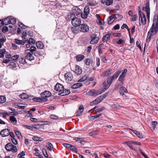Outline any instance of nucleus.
Instances as JSON below:
<instances>
[{"label":"nucleus","mask_w":158,"mask_h":158,"mask_svg":"<svg viewBox=\"0 0 158 158\" xmlns=\"http://www.w3.org/2000/svg\"><path fill=\"white\" fill-rule=\"evenodd\" d=\"M158 31V15L156 14L154 16L152 26L148 33L147 41L151 40L152 35H156Z\"/></svg>","instance_id":"f257e3e1"},{"label":"nucleus","mask_w":158,"mask_h":158,"mask_svg":"<svg viewBox=\"0 0 158 158\" xmlns=\"http://www.w3.org/2000/svg\"><path fill=\"white\" fill-rule=\"evenodd\" d=\"M5 148L8 151L12 152H15L17 151V149L16 146L10 143L6 144Z\"/></svg>","instance_id":"f03ea898"},{"label":"nucleus","mask_w":158,"mask_h":158,"mask_svg":"<svg viewBox=\"0 0 158 158\" xmlns=\"http://www.w3.org/2000/svg\"><path fill=\"white\" fill-rule=\"evenodd\" d=\"M32 52L30 51V49H27L25 51V56L26 58L30 61L34 60V57Z\"/></svg>","instance_id":"7ed1b4c3"},{"label":"nucleus","mask_w":158,"mask_h":158,"mask_svg":"<svg viewBox=\"0 0 158 158\" xmlns=\"http://www.w3.org/2000/svg\"><path fill=\"white\" fill-rule=\"evenodd\" d=\"M80 31L82 32H87L89 30V26L85 24H81L79 26Z\"/></svg>","instance_id":"20e7f679"},{"label":"nucleus","mask_w":158,"mask_h":158,"mask_svg":"<svg viewBox=\"0 0 158 158\" xmlns=\"http://www.w3.org/2000/svg\"><path fill=\"white\" fill-rule=\"evenodd\" d=\"M143 10L146 12L147 18L149 20L150 15V9L149 7V2L145 4V6L143 7Z\"/></svg>","instance_id":"39448f33"},{"label":"nucleus","mask_w":158,"mask_h":158,"mask_svg":"<svg viewBox=\"0 0 158 158\" xmlns=\"http://www.w3.org/2000/svg\"><path fill=\"white\" fill-rule=\"evenodd\" d=\"M71 23L74 26H79L81 24V21L80 19L75 17L73 19H72Z\"/></svg>","instance_id":"423d86ee"},{"label":"nucleus","mask_w":158,"mask_h":158,"mask_svg":"<svg viewBox=\"0 0 158 158\" xmlns=\"http://www.w3.org/2000/svg\"><path fill=\"white\" fill-rule=\"evenodd\" d=\"M139 23H140L143 25H145L146 23V19L145 15L143 13L142 15L140 13V12L139 13Z\"/></svg>","instance_id":"0eeeda50"},{"label":"nucleus","mask_w":158,"mask_h":158,"mask_svg":"<svg viewBox=\"0 0 158 158\" xmlns=\"http://www.w3.org/2000/svg\"><path fill=\"white\" fill-rule=\"evenodd\" d=\"M102 93V92L94 89H92L86 93V94L88 95H90L93 96L99 95Z\"/></svg>","instance_id":"6e6552de"},{"label":"nucleus","mask_w":158,"mask_h":158,"mask_svg":"<svg viewBox=\"0 0 158 158\" xmlns=\"http://www.w3.org/2000/svg\"><path fill=\"white\" fill-rule=\"evenodd\" d=\"M97 36V35L95 34H93L91 36V40L90 41V43L91 44H94L98 42L99 38Z\"/></svg>","instance_id":"1a4fd4ad"},{"label":"nucleus","mask_w":158,"mask_h":158,"mask_svg":"<svg viewBox=\"0 0 158 158\" xmlns=\"http://www.w3.org/2000/svg\"><path fill=\"white\" fill-rule=\"evenodd\" d=\"M104 99V97L103 96H100L95 100L91 102L90 103V105L93 106L94 105L97 104L101 102Z\"/></svg>","instance_id":"9d476101"},{"label":"nucleus","mask_w":158,"mask_h":158,"mask_svg":"<svg viewBox=\"0 0 158 158\" xmlns=\"http://www.w3.org/2000/svg\"><path fill=\"white\" fill-rule=\"evenodd\" d=\"M52 95V94L49 91H45L44 92H42L40 94V95L42 98H45L47 99V101L48 100L47 98L49 97Z\"/></svg>","instance_id":"9b49d317"},{"label":"nucleus","mask_w":158,"mask_h":158,"mask_svg":"<svg viewBox=\"0 0 158 158\" xmlns=\"http://www.w3.org/2000/svg\"><path fill=\"white\" fill-rule=\"evenodd\" d=\"M64 89L63 86L58 83H57L55 87V89L57 91H59L60 93L62 92Z\"/></svg>","instance_id":"f8f14e48"},{"label":"nucleus","mask_w":158,"mask_h":158,"mask_svg":"<svg viewBox=\"0 0 158 158\" xmlns=\"http://www.w3.org/2000/svg\"><path fill=\"white\" fill-rule=\"evenodd\" d=\"M64 78L68 81H71L73 78V75L71 72H68L64 75Z\"/></svg>","instance_id":"ddd939ff"},{"label":"nucleus","mask_w":158,"mask_h":158,"mask_svg":"<svg viewBox=\"0 0 158 158\" xmlns=\"http://www.w3.org/2000/svg\"><path fill=\"white\" fill-rule=\"evenodd\" d=\"M72 11L76 15H78L81 14V10L77 6H74L73 7Z\"/></svg>","instance_id":"4468645a"},{"label":"nucleus","mask_w":158,"mask_h":158,"mask_svg":"<svg viewBox=\"0 0 158 158\" xmlns=\"http://www.w3.org/2000/svg\"><path fill=\"white\" fill-rule=\"evenodd\" d=\"M75 17V15L72 12H69L65 18L67 20H72Z\"/></svg>","instance_id":"2eb2a0df"},{"label":"nucleus","mask_w":158,"mask_h":158,"mask_svg":"<svg viewBox=\"0 0 158 158\" xmlns=\"http://www.w3.org/2000/svg\"><path fill=\"white\" fill-rule=\"evenodd\" d=\"M32 100L35 102H47V99L45 98H43L41 97L33 98Z\"/></svg>","instance_id":"dca6fc26"},{"label":"nucleus","mask_w":158,"mask_h":158,"mask_svg":"<svg viewBox=\"0 0 158 158\" xmlns=\"http://www.w3.org/2000/svg\"><path fill=\"white\" fill-rule=\"evenodd\" d=\"M9 130L8 129H5L1 131L0 134L2 137H6L9 135Z\"/></svg>","instance_id":"f3484780"},{"label":"nucleus","mask_w":158,"mask_h":158,"mask_svg":"<svg viewBox=\"0 0 158 158\" xmlns=\"http://www.w3.org/2000/svg\"><path fill=\"white\" fill-rule=\"evenodd\" d=\"M75 73L77 75H80L82 73V69L80 66L76 65L75 66V69L74 71Z\"/></svg>","instance_id":"a211bd4d"},{"label":"nucleus","mask_w":158,"mask_h":158,"mask_svg":"<svg viewBox=\"0 0 158 158\" xmlns=\"http://www.w3.org/2000/svg\"><path fill=\"white\" fill-rule=\"evenodd\" d=\"M111 71L112 69H109L102 73L101 74V76L102 77H104L108 76L109 75H111Z\"/></svg>","instance_id":"6ab92c4d"},{"label":"nucleus","mask_w":158,"mask_h":158,"mask_svg":"<svg viewBox=\"0 0 158 158\" xmlns=\"http://www.w3.org/2000/svg\"><path fill=\"white\" fill-rule=\"evenodd\" d=\"M84 109V108L83 106L82 105H81L79 106V109L76 114V116H80L81 113L83 112Z\"/></svg>","instance_id":"aec40b11"},{"label":"nucleus","mask_w":158,"mask_h":158,"mask_svg":"<svg viewBox=\"0 0 158 158\" xmlns=\"http://www.w3.org/2000/svg\"><path fill=\"white\" fill-rule=\"evenodd\" d=\"M115 17V14L112 15L110 16L108 21V24H111L116 19Z\"/></svg>","instance_id":"412c9836"},{"label":"nucleus","mask_w":158,"mask_h":158,"mask_svg":"<svg viewBox=\"0 0 158 158\" xmlns=\"http://www.w3.org/2000/svg\"><path fill=\"white\" fill-rule=\"evenodd\" d=\"M103 90H102V92L103 93L104 92L106 89H107L110 87L111 84L108 82H106L105 81L103 83Z\"/></svg>","instance_id":"4be33fe9"},{"label":"nucleus","mask_w":158,"mask_h":158,"mask_svg":"<svg viewBox=\"0 0 158 158\" xmlns=\"http://www.w3.org/2000/svg\"><path fill=\"white\" fill-rule=\"evenodd\" d=\"M72 31L74 34H77L80 31V29L79 26L72 27L71 28Z\"/></svg>","instance_id":"5701e85b"},{"label":"nucleus","mask_w":158,"mask_h":158,"mask_svg":"<svg viewBox=\"0 0 158 158\" xmlns=\"http://www.w3.org/2000/svg\"><path fill=\"white\" fill-rule=\"evenodd\" d=\"M45 147L50 151H51L54 148L53 145L50 142L47 143L45 145Z\"/></svg>","instance_id":"b1692460"},{"label":"nucleus","mask_w":158,"mask_h":158,"mask_svg":"<svg viewBox=\"0 0 158 158\" xmlns=\"http://www.w3.org/2000/svg\"><path fill=\"white\" fill-rule=\"evenodd\" d=\"M70 93V91L69 89H64L60 93V94H59L61 96H64L67 95H68Z\"/></svg>","instance_id":"393cba45"},{"label":"nucleus","mask_w":158,"mask_h":158,"mask_svg":"<svg viewBox=\"0 0 158 158\" xmlns=\"http://www.w3.org/2000/svg\"><path fill=\"white\" fill-rule=\"evenodd\" d=\"M111 35V34L110 33H108L106 34L102 38V40L103 42H107V41L109 40L110 39V37Z\"/></svg>","instance_id":"a878e982"},{"label":"nucleus","mask_w":158,"mask_h":158,"mask_svg":"<svg viewBox=\"0 0 158 158\" xmlns=\"http://www.w3.org/2000/svg\"><path fill=\"white\" fill-rule=\"evenodd\" d=\"M127 92V89L124 86L121 87L119 89V93L120 95H123L124 93Z\"/></svg>","instance_id":"bb28decb"},{"label":"nucleus","mask_w":158,"mask_h":158,"mask_svg":"<svg viewBox=\"0 0 158 158\" xmlns=\"http://www.w3.org/2000/svg\"><path fill=\"white\" fill-rule=\"evenodd\" d=\"M36 45L37 48L39 49H42L43 48L44 45L43 43L40 41H39L36 43Z\"/></svg>","instance_id":"cd10ccee"},{"label":"nucleus","mask_w":158,"mask_h":158,"mask_svg":"<svg viewBox=\"0 0 158 158\" xmlns=\"http://www.w3.org/2000/svg\"><path fill=\"white\" fill-rule=\"evenodd\" d=\"M82 84L81 83H77L72 85L71 87L73 89H76L81 87Z\"/></svg>","instance_id":"c85d7f7f"},{"label":"nucleus","mask_w":158,"mask_h":158,"mask_svg":"<svg viewBox=\"0 0 158 158\" xmlns=\"http://www.w3.org/2000/svg\"><path fill=\"white\" fill-rule=\"evenodd\" d=\"M10 120L13 124L15 125L16 124L17 120L14 116H10Z\"/></svg>","instance_id":"c756f323"},{"label":"nucleus","mask_w":158,"mask_h":158,"mask_svg":"<svg viewBox=\"0 0 158 158\" xmlns=\"http://www.w3.org/2000/svg\"><path fill=\"white\" fill-rule=\"evenodd\" d=\"M19 96L22 99H26L28 97V95L26 93H23L20 95Z\"/></svg>","instance_id":"7c9ffc66"},{"label":"nucleus","mask_w":158,"mask_h":158,"mask_svg":"<svg viewBox=\"0 0 158 158\" xmlns=\"http://www.w3.org/2000/svg\"><path fill=\"white\" fill-rule=\"evenodd\" d=\"M15 43L17 44H18V45H24L25 43V42L22 40H19L17 39H15Z\"/></svg>","instance_id":"2f4dec72"},{"label":"nucleus","mask_w":158,"mask_h":158,"mask_svg":"<svg viewBox=\"0 0 158 158\" xmlns=\"http://www.w3.org/2000/svg\"><path fill=\"white\" fill-rule=\"evenodd\" d=\"M132 131L134 132V133L139 138H142L143 137V135L139 133V132L137 131L133 130H132Z\"/></svg>","instance_id":"473e14b6"},{"label":"nucleus","mask_w":158,"mask_h":158,"mask_svg":"<svg viewBox=\"0 0 158 158\" xmlns=\"http://www.w3.org/2000/svg\"><path fill=\"white\" fill-rule=\"evenodd\" d=\"M9 17H7V18L3 20H2L3 25H6L9 24Z\"/></svg>","instance_id":"72a5a7b5"},{"label":"nucleus","mask_w":158,"mask_h":158,"mask_svg":"<svg viewBox=\"0 0 158 158\" xmlns=\"http://www.w3.org/2000/svg\"><path fill=\"white\" fill-rule=\"evenodd\" d=\"M84 55H78L76 56V58L77 61H80L82 60L84 58Z\"/></svg>","instance_id":"f704fd0d"},{"label":"nucleus","mask_w":158,"mask_h":158,"mask_svg":"<svg viewBox=\"0 0 158 158\" xmlns=\"http://www.w3.org/2000/svg\"><path fill=\"white\" fill-rule=\"evenodd\" d=\"M88 77V75L87 74H86L84 76L82 77L78 81L79 82H83L84 81H85L87 79V78Z\"/></svg>","instance_id":"c9c22d12"},{"label":"nucleus","mask_w":158,"mask_h":158,"mask_svg":"<svg viewBox=\"0 0 158 158\" xmlns=\"http://www.w3.org/2000/svg\"><path fill=\"white\" fill-rule=\"evenodd\" d=\"M89 12L90 10L89 6H86L84 8V13H85L89 15Z\"/></svg>","instance_id":"e433bc0d"},{"label":"nucleus","mask_w":158,"mask_h":158,"mask_svg":"<svg viewBox=\"0 0 158 158\" xmlns=\"http://www.w3.org/2000/svg\"><path fill=\"white\" fill-rule=\"evenodd\" d=\"M124 38L122 37L119 39V40L117 42V44H121L125 43Z\"/></svg>","instance_id":"4c0bfd02"},{"label":"nucleus","mask_w":158,"mask_h":158,"mask_svg":"<svg viewBox=\"0 0 158 158\" xmlns=\"http://www.w3.org/2000/svg\"><path fill=\"white\" fill-rule=\"evenodd\" d=\"M6 38L5 37L2 38L0 39V48H1L2 46L3 45L4 43L6 41Z\"/></svg>","instance_id":"58836bf2"},{"label":"nucleus","mask_w":158,"mask_h":158,"mask_svg":"<svg viewBox=\"0 0 158 158\" xmlns=\"http://www.w3.org/2000/svg\"><path fill=\"white\" fill-rule=\"evenodd\" d=\"M115 17L116 19H117L118 21L121 20L123 17V15L119 14H116Z\"/></svg>","instance_id":"ea45409f"},{"label":"nucleus","mask_w":158,"mask_h":158,"mask_svg":"<svg viewBox=\"0 0 158 158\" xmlns=\"http://www.w3.org/2000/svg\"><path fill=\"white\" fill-rule=\"evenodd\" d=\"M6 101V98L5 96H0V103H3Z\"/></svg>","instance_id":"a19ab883"},{"label":"nucleus","mask_w":158,"mask_h":158,"mask_svg":"<svg viewBox=\"0 0 158 158\" xmlns=\"http://www.w3.org/2000/svg\"><path fill=\"white\" fill-rule=\"evenodd\" d=\"M9 24L11 23L12 24H14L16 23V19L15 18L10 19L9 18Z\"/></svg>","instance_id":"79ce46f5"},{"label":"nucleus","mask_w":158,"mask_h":158,"mask_svg":"<svg viewBox=\"0 0 158 158\" xmlns=\"http://www.w3.org/2000/svg\"><path fill=\"white\" fill-rule=\"evenodd\" d=\"M25 155V152L23 151L21 152H20L19 154L18 155V158H24V157H23Z\"/></svg>","instance_id":"37998d69"},{"label":"nucleus","mask_w":158,"mask_h":158,"mask_svg":"<svg viewBox=\"0 0 158 158\" xmlns=\"http://www.w3.org/2000/svg\"><path fill=\"white\" fill-rule=\"evenodd\" d=\"M70 149L71 151H74L75 153H77V149L74 146L71 145Z\"/></svg>","instance_id":"c03bdc74"},{"label":"nucleus","mask_w":158,"mask_h":158,"mask_svg":"<svg viewBox=\"0 0 158 158\" xmlns=\"http://www.w3.org/2000/svg\"><path fill=\"white\" fill-rule=\"evenodd\" d=\"M114 79V78L112 76L111 77H109L108 78V79L107 80V82H108V83H110V84H111L112 83Z\"/></svg>","instance_id":"a18cd8bd"},{"label":"nucleus","mask_w":158,"mask_h":158,"mask_svg":"<svg viewBox=\"0 0 158 158\" xmlns=\"http://www.w3.org/2000/svg\"><path fill=\"white\" fill-rule=\"evenodd\" d=\"M18 25L19 27H21L22 29H26L27 27V26H25L24 25L23 23L21 22H19L18 23Z\"/></svg>","instance_id":"49530a36"},{"label":"nucleus","mask_w":158,"mask_h":158,"mask_svg":"<svg viewBox=\"0 0 158 158\" xmlns=\"http://www.w3.org/2000/svg\"><path fill=\"white\" fill-rule=\"evenodd\" d=\"M32 139L33 140H34L35 141H42V139L40 137L36 136H34L32 137Z\"/></svg>","instance_id":"de8ad7c7"},{"label":"nucleus","mask_w":158,"mask_h":158,"mask_svg":"<svg viewBox=\"0 0 158 158\" xmlns=\"http://www.w3.org/2000/svg\"><path fill=\"white\" fill-rule=\"evenodd\" d=\"M120 73V72H116L112 76L114 79H116L118 78V75H119Z\"/></svg>","instance_id":"09e8293b"},{"label":"nucleus","mask_w":158,"mask_h":158,"mask_svg":"<svg viewBox=\"0 0 158 158\" xmlns=\"http://www.w3.org/2000/svg\"><path fill=\"white\" fill-rule=\"evenodd\" d=\"M120 73V72H116L112 76L114 79H116L118 78V75H119Z\"/></svg>","instance_id":"8fccbe9b"},{"label":"nucleus","mask_w":158,"mask_h":158,"mask_svg":"<svg viewBox=\"0 0 158 158\" xmlns=\"http://www.w3.org/2000/svg\"><path fill=\"white\" fill-rule=\"evenodd\" d=\"M98 133V131H94L90 132L89 134V135L90 136H92Z\"/></svg>","instance_id":"3c124183"},{"label":"nucleus","mask_w":158,"mask_h":158,"mask_svg":"<svg viewBox=\"0 0 158 158\" xmlns=\"http://www.w3.org/2000/svg\"><path fill=\"white\" fill-rule=\"evenodd\" d=\"M132 18L131 19V21H134L136 20L138 18V15L137 14L135 15H132Z\"/></svg>","instance_id":"603ef678"},{"label":"nucleus","mask_w":158,"mask_h":158,"mask_svg":"<svg viewBox=\"0 0 158 158\" xmlns=\"http://www.w3.org/2000/svg\"><path fill=\"white\" fill-rule=\"evenodd\" d=\"M88 5L91 6H95L97 3L95 1H93L92 2H89L87 3Z\"/></svg>","instance_id":"864d4df0"},{"label":"nucleus","mask_w":158,"mask_h":158,"mask_svg":"<svg viewBox=\"0 0 158 158\" xmlns=\"http://www.w3.org/2000/svg\"><path fill=\"white\" fill-rule=\"evenodd\" d=\"M113 0H107L106 2V4L109 6L113 3Z\"/></svg>","instance_id":"5fc2aeb1"},{"label":"nucleus","mask_w":158,"mask_h":158,"mask_svg":"<svg viewBox=\"0 0 158 158\" xmlns=\"http://www.w3.org/2000/svg\"><path fill=\"white\" fill-rule=\"evenodd\" d=\"M126 143L131 149H134L133 146L132 145L131 142H130V141H128Z\"/></svg>","instance_id":"6e6d98bb"},{"label":"nucleus","mask_w":158,"mask_h":158,"mask_svg":"<svg viewBox=\"0 0 158 158\" xmlns=\"http://www.w3.org/2000/svg\"><path fill=\"white\" fill-rule=\"evenodd\" d=\"M19 63L20 64H24L26 63V60L25 59L21 58L19 59Z\"/></svg>","instance_id":"4d7b16f0"},{"label":"nucleus","mask_w":158,"mask_h":158,"mask_svg":"<svg viewBox=\"0 0 158 158\" xmlns=\"http://www.w3.org/2000/svg\"><path fill=\"white\" fill-rule=\"evenodd\" d=\"M15 133L17 136L18 138H20L22 136L20 132L19 131H15Z\"/></svg>","instance_id":"13d9d810"},{"label":"nucleus","mask_w":158,"mask_h":158,"mask_svg":"<svg viewBox=\"0 0 158 158\" xmlns=\"http://www.w3.org/2000/svg\"><path fill=\"white\" fill-rule=\"evenodd\" d=\"M88 15L85 13H81V17L82 18L85 19H86L88 16Z\"/></svg>","instance_id":"bf43d9fd"},{"label":"nucleus","mask_w":158,"mask_h":158,"mask_svg":"<svg viewBox=\"0 0 158 158\" xmlns=\"http://www.w3.org/2000/svg\"><path fill=\"white\" fill-rule=\"evenodd\" d=\"M91 63V60L87 58L86 59V60L85 62V64L88 66H89L90 65Z\"/></svg>","instance_id":"052dcab7"},{"label":"nucleus","mask_w":158,"mask_h":158,"mask_svg":"<svg viewBox=\"0 0 158 158\" xmlns=\"http://www.w3.org/2000/svg\"><path fill=\"white\" fill-rule=\"evenodd\" d=\"M9 29L8 27L6 26L4 27L2 30V31L3 32H6L8 31Z\"/></svg>","instance_id":"680f3d73"},{"label":"nucleus","mask_w":158,"mask_h":158,"mask_svg":"<svg viewBox=\"0 0 158 158\" xmlns=\"http://www.w3.org/2000/svg\"><path fill=\"white\" fill-rule=\"evenodd\" d=\"M36 50V48L34 46H31L30 47V51L31 52H32V53H33V52L35 51Z\"/></svg>","instance_id":"e2e57ef3"},{"label":"nucleus","mask_w":158,"mask_h":158,"mask_svg":"<svg viewBox=\"0 0 158 158\" xmlns=\"http://www.w3.org/2000/svg\"><path fill=\"white\" fill-rule=\"evenodd\" d=\"M157 124V122L156 121H154L152 122V126L154 130L155 127H156V125Z\"/></svg>","instance_id":"0e129e2a"},{"label":"nucleus","mask_w":158,"mask_h":158,"mask_svg":"<svg viewBox=\"0 0 158 158\" xmlns=\"http://www.w3.org/2000/svg\"><path fill=\"white\" fill-rule=\"evenodd\" d=\"M28 42L30 43V44L31 43L32 44H34L35 43V41L33 39L31 38H30L29 39V40H27Z\"/></svg>","instance_id":"69168bd1"},{"label":"nucleus","mask_w":158,"mask_h":158,"mask_svg":"<svg viewBox=\"0 0 158 158\" xmlns=\"http://www.w3.org/2000/svg\"><path fill=\"white\" fill-rule=\"evenodd\" d=\"M19 57V55H16L14 56L11 57V59L13 60H16L18 59Z\"/></svg>","instance_id":"338daca9"},{"label":"nucleus","mask_w":158,"mask_h":158,"mask_svg":"<svg viewBox=\"0 0 158 158\" xmlns=\"http://www.w3.org/2000/svg\"><path fill=\"white\" fill-rule=\"evenodd\" d=\"M11 139L12 142L15 145H16L17 144V140L15 138V137L11 138Z\"/></svg>","instance_id":"774afa93"}]
</instances>
